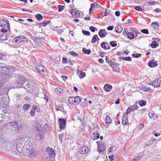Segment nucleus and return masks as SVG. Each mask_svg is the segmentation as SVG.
Returning <instances> with one entry per match:
<instances>
[{"instance_id":"nucleus-1","label":"nucleus","mask_w":161,"mask_h":161,"mask_svg":"<svg viewBox=\"0 0 161 161\" xmlns=\"http://www.w3.org/2000/svg\"><path fill=\"white\" fill-rule=\"evenodd\" d=\"M30 138L25 136L20 139L16 146L17 152L20 153H23L24 155L33 158L36 153L31 142Z\"/></svg>"},{"instance_id":"nucleus-2","label":"nucleus","mask_w":161,"mask_h":161,"mask_svg":"<svg viewBox=\"0 0 161 161\" xmlns=\"http://www.w3.org/2000/svg\"><path fill=\"white\" fill-rule=\"evenodd\" d=\"M1 77L4 81L8 80L11 77L13 73L15 71V68L12 66H3L0 67Z\"/></svg>"},{"instance_id":"nucleus-3","label":"nucleus","mask_w":161,"mask_h":161,"mask_svg":"<svg viewBox=\"0 0 161 161\" xmlns=\"http://www.w3.org/2000/svg\"><path fill=\"white\" fill-rule=\"evenodd\" d=\"M10 25L8 22L2 19L0 20V39L6 40L8 37L6 33L8 30L10 31Z\"/></svg>"},{"instance_id":"nucleus-4","label":"nucleus","mask_w":161,"mask_h":161,"mask_svg":"<svg viewBox=\"0 0 161 161\" xmlns=\"http://www.w3.org/2000/svg\"><path fill=\"white\" fill-rule=\"evenodd\" d=\"M33 126L34 127L32 129V136L36 139H42L45 135L44 132L41 129V125L35 123Z\"/></svg>"},{"instance_id":"nucleus-5","label":"nucleus","mask_w":161,"mask_h":161,"mask_svg":"<svg viewBox=\"0 0 161 161\" xmlns=\"http://www.w3.org/2000/svg\"><path fill=\"white\" fill-rule=\"evenodd\" d=\"M6 127L12 133H15L18 130V126L16 121H13L8 123Z\"/></svg>"},{"instance_id":"nucleus-6","label":"nucleus","mask_w":161,"mask_h":161,"mask_svg":"<svg viewBox=\"0 0 161 161\" xmlns=\"http://www.w3.org/2000/svg\"><path fill=\"white\" fill-rule=\"evenodd\" d=\"M46 149V153L49 156H47V160H48V159L50 158V161H52L54 158V157L55 155V153L54 152L53 149L52 148L48 147Z\"/></svg>"},{"instance_id":"nucleus-7","label":"nucleus","mask_w":161,"mask_h":161,"mask_svg":"<svg viewBox=\"0 0 161 161\" xmlns=\"http://www.w3.org/2000/svg\"><path fill=\"white\" fill-rule=\"evenodd\" d=\"M36 69L38 73L41 75H43L46 71V68L42 65H38L36 66Z\"/></svg>"},{"instance_id":"nucleus-8","label":"nucleus","mask_w":161,"mask_h":161,"mask_svg":"<svg viewBox=\"0 0 161 161\" xmlns=\"http://www.w3.org/2000/svg\"><path fill=\"white\" fill-rule=\"evenodd\" d=\"M14 40L16 43H19L22 42H26L27 41V39L25 37L23 36H19L16 37L14 39Z\"/></svg>"},{"instance_id":"nucleus-9","label":"nucleus","mask_w":161,"mask_h":161,"mask_svg":"<svg viewBox=\"0 0 161 161\" xmlns=\"http://www.w3.org/2000/svg\"><path fill=\"white\" fill-rule=\"evenodd\" d=\"M9 145H6V146L5 147V150L6 151H9L12 149V152H15L17 154H18V152H17V149L16 150H15L16 148L15 146L14 145H13L10 143H9Z\"/></svg>"},{"instance_id":"nucleus-10","label":"nucleus","mask_w":161,"mask_h":161,"mask_svg":"<svg viewBox=\"0 0 161 161\" xmlns=\"http://www.w3.org/2000/svg\"><path fill=\"white\" fill-rule=\"evenodd\" d=\"M59 125L61 129H63L66 123V120L64 119L59 118L58 119Z\"/></svg>"},{"instance_id":"nucleus-11","label":"nucleus","mask_w":161,"mask_h":161,"mask_svg":"<svg viewBox=\"0 0 161 161\" xmlns=\"http://www.w3.org/2000/svg\"><path fill=\"white\" fill-rule=\"evenodd\" d=\"M92 133V135H91V138L94 140L99 138V134L98 131H94V130H92L91 133Z\"/></svg>"},{"instance_id":"nucleus-12","label":"nucleus","mask_w":161,"mask_h":161,"mask_svg":"<svg viewBox=\"0 0 161 161\" xmlns=\"http://www.w3.org/2000/svg\"><path fill=\"white\" fill-rule=\"evenodd\" d=\"M89 151L88 148L86 147H80L78 149V152L80 154H85L87 153Z\"/></svg>"},{"instance_id":"nucleus-13","label":"nucleus","mask_w":161,"mask_h":161,"mask_svg":"<svg viewBox=\"0 0 161 161\" xmlns=\"http://www.w3.org/2000/svg\"><path fill=\"white\" fill-rule=\"evenodd\" d=\"M70 13L73 17L75 18L79 17L80 16V13L77 10L72 9Z\"/></svg>"},{"instance_id":"nucleus-14","label":"nucleus","mask_w":161,"mask_h":161,"mask_svg":"<svg viewBox=\"0 0 161 161\" xmlns=\"http://www.w3.org/2000/svg\"><path fill=\"white\" fill-rule=\"evenodd\" d=\"M161 80L160 79H156L153 81L152 86L154 87H158L160 86Z\"/></svg>"},{"instance_id":"nucleus-15","label":"nucleus","mask_w":161,"mask_h":161,"mask_svg":"<svg viewBox=\"0 0 161 161\" xmlns=\"http://www.w3.org/2000/svg\"><path fill=\"white\" fill-rule=\"evenodd\" d=\"M107 34V32L105 29H101L99 30L98 32L99 36L102 38L104 37Z\"/></svg>"},{"instance_id":"nucleus-16","label":"nucleus","mask_w":161,"mask_h":161,"mask_svg":"<svg viewBox=\"0 0 161 161\" xmlns=\"http://www.w3.org/2000/svg\"><path fill=\"white\" fill-rule=\"evenodd\" d=\"M101 46L102 48L105 50H108L110 48V46L106 42H102L101 44Z\"/></svg>"},{"instance_id":"nucleus-17","label":"nucleus","mask_w":161,"mask_h":161,"mask_svg":"<svg viewBox=\"0 0 161 161\" xmlns=\"http://www.w3.org/2000/svg\"><path fill=\"white\" fill-rule=\"evenodd\" d=\"M148 115L149 117L155 120L158 118V115L157 114L155 113L154 112L151 111L149 113Z\"/></svg>"},{"instance_id":"nucleus-18","label":"nucleus","mask_w":161,"mask_h":161,"mask_svg":"<svg viewBox=\"0 0 161 161\" xmlns=\"http://www.w3.org/2000/svg\"><path fill=\"white\" fill-rule=\"evenodd\" d=\"M128 118L127 115H126L124 114L123 117L122 121V124L124 125H126L128 124Z\"/></svg>"},{"instance_id":"nucleus-19","label":"nucleus","mask_w":161,"mask_h":161,"mask_svg":"<svg viewBox=\"0 0 161 161\" xmlns=\"http://www.w3.org/2000/svg\"><path fill=\"white\" fill-rule=\"evenodd\" d=\"M148 65L149 67L153 68L156 66H157V64L156 61H155L154 60H152L149 61L148 63Z\"/></svg>"},{"instance_id":"nucleus-20","label":"nucleus","mask_w":161,"mask_h":161,"mask_svg":"<svg viewBox=\"0 0 161 161\" xmlns=\"http://www.w3.org/2000/svg\"><path fill=\"white\" fill-rule=\"evenodd\" d=\"M98 3L96 2H94L93 3L91 4V7L89 9V14H92L93 9L96 7Z\"/></svg>"},{"instance_id":"nucleus-21","label":"nucleus","mask_w":161,"mask_h":161,"mask_svg":"<svg viewBox=\"0 0 161 161\" xmlns=\"http://www.w3.org/2000/svg\"><path fill=\"white\" fill-rule=\"evenodd\" d=\"M99 39L97 35H95L93 36V37L91 41V42L92 43H94L97 41H99Z\"/></svg>"},{"instance_id":"nucleus-22","label":"nucleus","mask_w":161,"mask_h":161,"mask_svg":"<svg viewBox=\"0 0 161 161\" xmlns=\"http://www.w3.org/2000/svg\"><path fill=\"white\" fill-rule=\"evenodd\" d=\"M112 88V86L108 84H106L103 87V89L106 92H109Z\"/></svg>"},{"instance_id":"nucleus-23","label":"nucleus","mask_w":161,"mask_h":161,"mask_svg":"<svg viewBox=\"0 0 161 161\" xmlns=\"http://www.w3.org/2000/svg\"><path fill=\"white\" fill-rule=\"evenodd\" d=\"M98 151L99 153L103 152L105 150V146L104 144L98 145Z\"/></svg>"},{"instance_id":"nucleus-24","label":"nucleus","mask_w":161,"mask_h":161,"mask_svg":"<svg viewBox=\"0 0 161 161\" xmlns=\"http://www.w3.org/2000/svg\"><path fill=\"white\" fill-rule=\"evenodd\" d=\"M127 36L128 37V38L132 40L135 38L134 37V34H133V32H129L127 33Z\"/></svg>"},{"instance_id":"nucleus-25","label":"nucleus","mask_w":161,"mask_h":161,"mask_svg":"<svg viewBox=\"0 0 161 161\" xmlns=\"http://www.w3.org/2000/svg\"><path fill=\"white\" fill-rule=\"evenodd\" d=\"M115 30L116 33H120L122 31L123 28L121 26L118 25L115 27Z\"/></svg>"},{"instance_id":"nucleus-26","label":"nucleus","mask_w":161,"mask_h":161,"mask_svg":"<svg viewBox=\"0 0 161 161\" xmlns=\"http://www.w3.org/2000/svg\"><path fill=\"white\" fill-rule=\"evenodd\" d=\"M112 120L109 116H107L105 119V123L109 125L111 122Z\"/></svg>"},{"instance_id":"nucleus-27","label":"nucleus","mask_w":161,"mask_h":161,"mask_svg":"<svg viewBox=\"0 0 161 161\" xmlns=\"http://www.w3.org/2000/svg\"><path fill=\"white\" fill-rule=\"evenodd\" d=\"M81 100L79 97H75V103L74 104L77 105L80 103L81 102Z\"/></svg>"},{"instance_id":"nucleus-28","label":"nucleus","mask_w":161,"mask_h":161,"mask_svg":"<svg viewBox=\"0 0 161 161\" xmlns=\"http://www.w3.org/2000/svg\"><path fill=\"white\" fill-rule=\"evenodd\" d=\"M68 102L70 104H74L75 97H69L68 99Z\"/></svg>"},{"instance_id":"nucleus-29","label":"nucleus","mask_w":161,"mask_h":161,"mask_svg":"<svg viewBox=\"0 0 161 161\" xmlns=\"http://www.w3.org/2000/svg\"><path fill=\"white\" fill-rule=\"evenodd\" d=\"M33 108L30 112V114L32 116H34L35 110L37 108V107L35 106H33Z\"/></svg>"},{"instance_id":"nucleus-30","label":"nucleus","mask_w":161,"mask_h":161,"mask_svg":"<svg viewBox=\"0 0 161 161\" xmlns=\"http://www.w3.org/2000/svg\"><path fill=\"white\" fill-rule=\"evenodd\" d=\"M83 52L85 54H89L91 53V50L89 49H86L85 47L82 49Z\"/></svg>"},{"instance_id":"nucleus-31","label":"nucleus","mask_w":161,"mask_h":161,"mask_svg":"<svg viewBox=\"0 0 161 161\" xmlns=\"http://www.w3.org/2000/svg\"><path fill=\"white\" fill-rule=\"evenodd\" d=\"M9 145V143L8 142L3 141L1 143V146L2 148L5 150V147L6 146V145Z\"/></svg>"},{"instance_id":"nucleus-32","label":"nucleus","mask_w":161,"mask_h":161,"mask_svg":"<svg viewBox=\"0 0 161 161\" xmlns=\"http://www.w3.org/2000/svg\"><path fill=\"white\" fill-rule=\"evenodd\" d=\"M151 26L153 28L155 29H158L159 28V25L157 23H153L151 24Z\"/></svg>"},{"instance_id":"nucleus-33","label":"nucleus","mask_w":161,"mask_h":161,"mask_svg":"<svg viewBox=\"0 0 161 161\" xmlns=\"http://www.w3.org/2000/svg\"><path fill=\"white\" fill-rule=\"evenodd\" d=\"M143 90L144 91H146L148 92H153L152 90L149 87L145 86L143 87Z\"/></svg>"},{"instance_id":"nucleus-34","label":"nucleus","mask_w":161,"mask_h":161,"mask_svg":"<svg viewBox=\"0 0 161 161\" xmlns=\"http://www.w3.org/2000/svg\"><path fill=\"white\" fill-rule=\"evenodd\" d=\"M77 71L79 72V76L80 78H83L85 76L86 73L85 72H83L81 71H80L78 70H77Z\"/></svg>"},{"instance_id":"nucleus-35","label":"nucleus","mask_w":161,"mask_h":161,"mask_svg":"<svg viewBox=\"0 0 161 161\" xmlns=\"http://www.w3.org/2000/svg\"><path fill=\"white\" fill-rule=\"evenodd\" d=\"M30 107L31 105L28 104H25L23 106V108L24 109L25 111H26Z\"/></svg>"},{"instance_id":"nucleus-36","label":"nucleus","mask_w":161,"mask_h":161,"mask_svg":"<svg viewBox=\"0 0 161 161\" xmlns=\"http://www.w3.org/2000/svg\"><path fill=\"white\" fill-rule=\"evenodd\" d=\"M55 92L58 95L60 94L62 92V89L59 87L56 88L55 89Z\"/></svg>"},{"instance_id":"nucleus-37","label":"nucleus","mask_w":161,"mask_h":161,"mask_svg":"<svg viewBox=\"0 0 161 161\" xmlns=\"http://www.w3.org/2000/svg\"><path fill=\"white\" fill-rule=\"evenodd\" d=\"M139 104L141 107L145 106L146 104V102L145 100H141L139 102Z\"/></svg>"},{"instance_id":"nucleus-38","label":"nucleus","mask_w":161,"mask_h":161,"mask_svg":"<svg viewBox=\"0 0 161 161\" xmlns=\"http://www.w3.org/2000/svg\"><path fill=\"white\" fill-rule=\"evenodd\" d=\"M50 22V20L46 21L44 20L43 22L40 24V25L42 26H45L46 25H48Z\"/></svg>"},{"instance_id":"nucleus-39","label":"nucleus","mask_w":161,"mask_h":161,"mask_svg":"<svg viewBox=\"0 0 161 161\" xmlns=\"http://www.w3.org/2000/svg\"><path fill=\"white\" fill-rule=\"evenodd\" d=\"M157 43L154 41H153L151 44V47L152 48H155L157 47Z\"/></svg>"},{"instance_id":"nucleus-40","label":"nucleus","mask_w":161,"mask_h":161,"mask_svg":"<svg viewBox=\"0 0 161 161\" xmlns=\"http://www.w3.org/2000/svg\"><path fill=\"white\" fill-rule=\"evenodd\" d=\"M110 44L111 47H115L117 46V42L115 41H112L110 42Z\"/></svg>"},{"instance_id":"nucleus-41","label":"nucleus","mask_w":161,"mask_h":161,"mask_svg":"<svg viewBox=\"0 0 161 161\" xmlns=\"http://www.w3.org/2000/svg\"><path fill=\"white\" fill-rule=\"evenodd\" d=\"M105 59L106 60V62L108 63L109 64H110L111 66L112 67V65L114 66V63L111 60H109L107 58V56H106Z\"/></svg>"},{"instance_id":"nucleus-42","label":"nucleus","mask_w":161,"mask_h":161,"mask_svg":"<svg viewBox=\"0 0 161 161\" xmlns=\"http://www.w3.org/2000/svg\"><path fill=\"white\" fill-rule=\"evenodd\" d=\"M36 16L37 19L39 20L42 19H43V17L40 14H36Z\"/></svg>"},{"instance_id":"nucleus-43","label":"nucleus","mask_w":161,"mask_h":161,"mask_svg":"<svg viewBox=\"0 0 161 161\" xmlns=\"http://www.w3.org/2000/svg\"><path fill=\"white\" fill-rule=\"evenodd\" d=\"M58 11L59 12H61L64 8V6L61 5H58Z\"/></svg>"},{"instance_id":"nucleus-44","label":"nucleus","mask_w":161,"mask_h":161,"mask_svg":"<svg viewBox=\"0 0 161 161\" xmlns=\"http://www.w3.org/2000/svg\"><path fill=\"white\" fill-rule=\"evenodd\" d=\"M2 83L0 82V95H3L5 92H3L2 90Z\"/></svg>"},{"instance_id":"nucleus-45","label":"nucleus","mask_w":161,"mask_h":161,"mask_svg":"<svg viewBox=\"0 0 161 161\" xmlns=\"http://www.w3.org/2000/svg\"><path fill=\"white\" fill-rule=\"evenodd\" d=\"M141 56V54L140 53H133L132 55V57L135 58H138Z\"/></svg>"},{"instance_id":"nucleus-46","label":"nucleus","mask_w":161,"mask_h":161,"mask_svg":"<svg viewBox=\"0 0 161 161\" xmlns=\"http://www.w3.org/2000/svg\"><path fill=\"white\" fill-rule=\"evenodd\" d=\"M131 109L132 111H134L136 110H137L139 108V107L136 104H135L134 105L131 106H130Z\"/></svg>"},{"instance_id":"nucleus-47","label":"nucleus","mask_w":161,"mask_h":161,"mask_svg":"<svg viewBox=\"0 0 161 161\" xmlns=\"http://www.w3.org/2000/svg\"><path fill=\"white\" fill-rule=\"evenodd\" d=\"M134 9L139 11H142V8L140 6H136L134 7Z\"/></svg>"},{"instance_id":"nucleus-48","label":"nucleus","mask_w":161,"mask_h":161,"mask_svg":"<svg viewBox=\"0 0 161 161\" xmlns=\"http://www.w3.org/2000/svg\"><path fill=\"white\" fill-rule=\"evenodd\" d=\"M141 32L146 34H148L149 33L147 29H143L141 30Z\"/></svg>"},{"instance_id":"nucleus-49","label":"nucleus","mask_w":161,"mask_h":161,"mask_svg":"<svg viewBox=\"0 0 161 161\" xmlns=\"http://www.w3.org/2000/svg\"><path fill=\"white\" fill-rule=\"evenodd\" d=\"M110 13V10L107 9H106L105 11V13L104 14V16H107L109 15Z\"/></svg>"},{"instance_id":"nucleus-50","label":"nucleus","mask_w":161,"mask_h":161,"mask_svg":"<svg viewBox=\"0 0 161 161\" xmlns=\"http://www.w3.org/2000/svg\"><path fill=\"white\" fill-rule=\"evenodd\" d=\"M83 34L86 36H89L90 35V33L89 31H85V30H82V31Z\"/></svg>"},{"instance_id":"nucleus-51","label":"nucleus","mask_w":161,"mask_h":161,"mask_svg":"<svg viewBox=\"0 0 161 161\" xmlns=\"http://www.w3.org/2000/svg\"><path fill=\"white\" fill-rule=\"evenodd\" d=\"M64 136V134H60L58 135L59 139L61 142L63 141V139Z\"/></svg>"},{"instance_id":"nucleus-52","label":"nucleus","mask_w":161,"mask_h":161,"mask_svg":"<svg viewBox=\"0 0 161 161\" xmlns=\"http://www.w3.org/2000/svg\"><path fill=\"white\" fill-rule=\"evenodd\" d=\"M70 54L72 55L74 57H77L78 56V54L77 53H75L74 51H71L70 52Z\"/></svg>"},{"instance_id":"nucleus-53","label":"nucleus","mask_w":161,"mask_h":161,"mask_svg":"<svg viewBox=\"0 0 161 161\" xmlns=\"http://www.w3.org/2000/svg\"><path fill=\"white\" fill-rule=\"evenodd\" d=\"M5 57V55L3 53H0V59H4Z\"/></svg>"},{"instance_id":"nucleus-54","label":"nucleus","mask_w":161,"mask_h":161,"mask_svg":"<svg viewBox=\"0 0 161 161\" xmlns=\"http://www.w3.org/2000/svg\"><path fill=\"white\" fill-rule=\"evenodd\" d=\"M132 111L130 107H129L126 110V113L125 114L126 115H127L131 111Z\"/></svg>"},{"instance_id":"nucleus-55","label":"nucleus","mask_w":161,"mask_h":161,"mask_svg":"<svg viewBox=\"0 0 161 161\" xmlns=\"http://www.w3.org/2000/svg\"><path fill=\"white\" fill-rule=\"evenodd\" d=\"M142 158V156H138L134 158V159L136 160V161H138Z\"/></svg>"},{"instance_id":"nucleus-56","label":"nucleus","mask_w":161,"mask_h":161,"mask_svg":"<svg viewBox=\"0 0 161 161\" xmlns=\"http://www.w3.org/2000/svg\"><path fill=\"white\" fill-rule=\"evenodd\" d=\"M95 28L93 26H91L89 27V29L92 32H94L95 31Z\"/></svg>"},{"instance_id":"nucleus-57","label":"nucleus","mask_w":161,"mask_h":161,"mask_svg":"<svg viewBox=\"0 0 161 161\" xmlns=\"http://www.w3.org/2000/svg\"><path fill=\"white\" fill-rule=\"evenodd\" d=\"M130 31L133 33H137V31H136V29L134 28H130Z\"/></svg>"},{"instance_id":"nucleus-58","label":"nucleus","mask_w":161,"mask_h":161,"mask_svg":"<svg viewBox=\"0 0 161 161\" xmlns=\"http://www.w3.org/2000/svg\"><path fill=\"white\" fill-rule=\"evenodd\" d=\"M114 69L115 72H119L120 71L119 68L117 67H115L114 68Z\"/></svg>"},{"instance_id":"nucleus-59","label":"nucleus","mask_w":161,"mask_h":161,"mask_svg":"<svg viewBox=\"0 0 161 161\" xmlns=\"http://www.w3.org/2000/svg\"><path fill=\"white\" fill-rule=\"evenodd\" d=\"M131 58L130 56L128 57H125V60L130 61H131Z\"/></svg>"},{"instance_id":"nucleus-60","label":"nucleus","mask_w":161,"mask_h":161,"mask_svg":"<svg viewBox=\"0 0 161 161\" xmlns=\"http://www.w3.org/2000/svg\"><path fill=\"white\" fill-rule=\"evenodd\" d=\"M114 27L113 25L107 27V29L108 31H111L114 29Z\"/></svg>"},{"instance_id":"nucleus-61","label":"nucleus","mask_w":161,"mask_h":161,"mask_svg":"<svg viewBox=\"0 0 161 161\" xmlns=\"http://www.w3.org/2000/svg\"><path fill=\"white\" fill-rule=\"evenodd\" d=\"M108 157H109V158L110 161H112L114 159L113 154L111 155L110 156H109Z\"/></svg>"},{"instance_id":"nucleus-62","label":"nucleus","mask_w":161,"mask_h":161,"mask_svg":"<svg viewBox=\"0 0 161 161\" xmlns=\"http://www.w3.org/2000/svg\"><path fill=\"white\" fill-rule=\"evenodd\" d=\"M67 60L65 58H63L62 62L63 64H66L67 62Z\"/></svg>"},{"instance_id":"nucleus-63","label":"nucleus","mask_w":161,"mask_h":161,"mask_svg":"<svg viewBox=\"0 0 161 161\" xmlns=\"http://www.w3.org/2000/svg\"><path fill=\"white\" fill-rule=\"evenodd\" d=\"M154 11L157 13L161 12V9H160L158 8H157L154 10Z\"/></svg>"},{"instance_id":"nucleus-64","label":"nucleus","mask_w":161,"mask_h":161,"mask_svg":"<svg viewBox=\"0 0 161 161\" xmlns=\"http://www.w3.org/2000/svg\"><path fill=\"white\" fill-rule=\"evenodd\" d=\"M127 33H128L127 29L126 28H125L124 30L123 33L124 34H126L127 35Z\"/></svg>"}]
</instances>
